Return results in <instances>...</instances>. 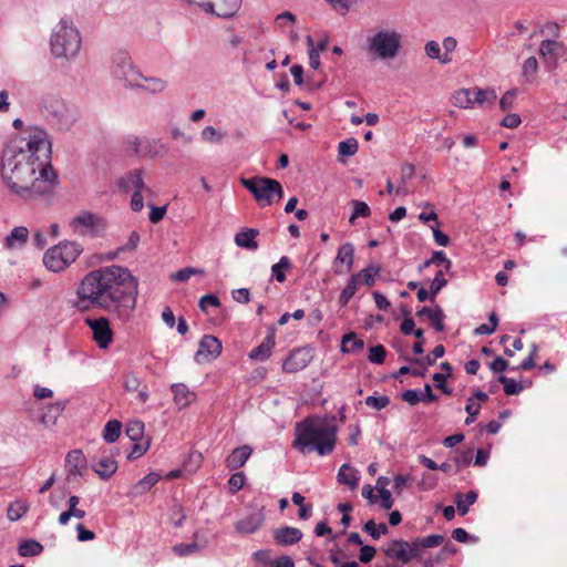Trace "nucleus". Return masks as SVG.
Masks as SVG:
<instances>
[{"label": "nucleus", "mask_w": 567, "mask_h": 567, "mask_svg": "<svg viewBox=\"0 0 567 567\" xmlns=\"http://www.w3.org/2000/svg\"><path fill=\"white\" fill-rule=\"evenodd\" d=\"M50 154L51 143L41 128H30L12 138L0 157V175L9 190L24 200L52 193L58 176Z\"/></svg>", "instance_id": "f257e3e1"}, {"label": "nucleus", "mask_w": 567, "mask_h": 567, "mask_svg": "<svg viewBox=\"0 0 567 567\" xmlns=\"http://www.w3.org/2000/svg\"><path fill=\"white\" fill-rule=\"evenodd\" d=\"M138 282L124 267L112 265L89 271L76 287L73 307L80 312L100 309L128 322L136 308Z\"/></svg>", "instance_id": "f03ea898"}, {"label": "nucleus", "mask_w": 567, "mask_h": 567, "mask_svg": "<svg viewBox=\"0 0 567 567\" xmlns=\"http://www.w3.org/2000/svg\"><path fill=\"white\" fill-rule=\"evenodd\" d=\"M337 442V427L318 416H308L297 423L292 446L302 454L317 452L324 456L332 453Z\"/></svg>", "instance_id": "7ed1b4c3"}, {"label": "nucleus", "mask_w": 567, "mask_h": 567, "mask_svg": "<svg viewBox=\"0 0 567 567\" xmlns=\"http://www.w3.org/2000/svg\"><path fill=\"white\" fill-rule=\"evenodd\" d=\"M81 34L69 19H61L51 35V52L56 58L74 59L81 49Z\"/></svg>", "instance_id": "20e7f679"}, {"label": "nucleus", "mask_w": 567, "mask_h": 567, "mask_svg": "<svg viewBox=\"0 0 567 567\" xmlns=\"http://www.w3.org/2000/svg\"><path fill=\"white\" fill-rule=\"evenodd\" d=\"M41 113L60 130L68 131L78 121L79 112L55 94H44L39 102Z\"/></svg>", "instance_id": "39448f33"}, {"label": "nucleus", "mask_w": 567, "mask_h": 567, "mask_svg": "<svg viewBox=\"0 0 567 567\" xmlns=\"http://www.w3.org/2000/svg\"><path fill=\"white\" fill-rule=\"evenodd\" d=\"M402 35L394 29H379L367 39L368 53L374 59L393 60L401 49Z\"/></svg>", "instance_id": "423d86ee"}, {"label": "nucleus", "mask_w": 567, "mask_h": 567, "mask_svg": "<svg viewBox=\"0 0 567 567\" xmlns=\"http://www.w3.org/2000/svg\"><path fill=\"white\" fill-rule=\"evenodd\" d=\"M241 185L252 194L261 207L269 206L284 196L281 184L269 177L241 178Z\"/></svg>", "instance_id": "0eeeda50"}, {"label": "nucleus", "mask_w": 567, "mask_h": 567, "mask_svg": "<svg viewBox=\"0 0 567 567\" xmlns=\"http://www.w3.org/2000/svg\"><path fill=\"white\" fill-rule=\"evenodd\" d=\"M83 251L75 241H62L49 248L43 256L45 268L53 272H60L73 264Z\"/></svg>", "instance_id": "6e6552de"}, {"label": "nucleus", "mask_w": 567, "mask_h": 567, "mask_svg": "<svg viewBox=\"0 0 567 567\" xmlns=\"http://www.w3.org/2000/svg\"><path fill=\"white\" fill-rule=\"evenodd\" d=\"M112 74L123 83L125 87L135 89L142 81V73L133 65L132 59L125 51L114 53L112 58Z\"/></svg>", "instance_id": "1a4fd4ad"}, {"label": "nucleus", "mask_w": 567, "mask_h": 567, "mask_svg": "<svg viewBox=\"0 0 567 567\" xmlns=\"http://www.w3.org/2000/svg\"><path fill=\"white\" fill-rule=\"evenodd\" d=\"M106 226L107 223L102 216L86 210L81 212L70 221L73 233L80 236H97L106 229Z\"/></svg>", "instance_id": "9d476101"}, {"label": "nucleus", "mask_w": 567, "mask_h": 567, "mask_svg": "<svg viewBox=\"0 0 567 567\" xmlns=\"http://www.w3.org/2000/svg\"><path fill=\"white\" fill-rule=\"evenodd\" d=\"M84 322L92 330V337L97 347L107 349L114 337L109 318H85Z\"/></svg>", "instance_id": "9b49d317"}, {"label": "nucleus", "mask_w": 567, "mask_h": 567, "mask_svg": "<svg viewBox=\"0 0 567 567\" xmlns=\"http://www.w3.org/2000/svg\"><path fill=\"white\" fill-rule=\"evenodd\" d=\"M223 346L220 340L212 334L204 336L198 346V350L195 353V361L197 363H208L221 353Z\"/></svg>", "instance_id": "f8f14e48"}, {"label": "nucleus", "mask_w": 567, "mask_h": 567, "mask_svg": "<svg viewBox=\"0 0 567 567\" xmlns=\"http://www.w3.org/2000/svg\"><path fill=\"white\" fill-rule=\"evenodd\" d=\"M312 355L309 349L298 348L292 350L282 363L286 373H296L303 370L311 361Z\"/></svg>", "instance_id": "ddd939ff"}, {"label": "nucleus", "mask_w": 567, "mask_h": 567, "mask_svg": "<svg viewBox=\"0 0 567 567\" xmlns=\"http://www.w3.org/2000/svg\"><path fill=\"white\" fill-rule=\"evenodd\" d=\"M117 186L125 193L140 190H145L146 193L151 192L143 181V172L141 169H132L126 173L118 179Z\"/></svg>", "instance_id": "4468645a"}, {"label": "nucleus", "mask_w": 567, "mask_h": 567, "mask_svg": "<svg viewBox=\"0 0 567 567\" xmlns=\"http://www.w3.org/2000/svg\"><path fill=\"white\" fill-rule=\"evenodd\" d=\"M265 520L261 509H256L235 523V529L239 534H252L257 532Z\"/></svg>", "instance_id": "2eb2a0df"}, {"label": "nucleus", "mask_w": 567, "mask_h": 567, "mask_svg": "<svg viewBox=\"0 0 567 567\" xmlns=\"http://www.w3.org/2000/svg\"><path fill=\"white\" fill-rule=\"evenodd\" d=\"M91 467L99 477L102 480H109L116 472L117 462L111 454L103 452L97 460L92 458Z\"/></svg>", "instance_id": "dca6fc26"}, {"label": "nucleus", "mask_w": 567, "mask_h": 567, "mask_svg": "<svg viewBox=\"0 0 567 567\" xmlns=\"http://www.w3.org/2000/svg\"><path fill=\"white\" fill-rule=\"evenodd\" d=\"M383 551L386 557L401 561L402 564H408L411 561L409 542L406 540L393 539L385 545Z\"/></svg>", "instance_id": "f3484780"}, {"label": "nucleus", "mask_w": 567, "mask_h": 567, "mask_svg": "<svg viewBox=\"0 0 567 567\" xmlns=\"http://www.w3.org/2000/svg\"><path fill=\"white\" fill-rule=\"evenodd\" d=\"M68 478L82 476L86 471V458L81 450L70 451L65 456Z\"/></svg>", "instance_id": "a211bd4d"}, {"label": "nucleus", "mask_w": 567, "mask_h": 567, "mask_svg": "<svg viewBox=\"0 0 567 567\" xmlns=\"http://www.w3.org/2000/svg\"><path fill=\"white\" fill-rule=\"evenodd\" d=\"M206 12H210L219 18H231L240 8L241 0H212Z\"/></svg>", "instance_id": "6ab92c4d"}, {"label": "nucleus", "mask_w": 567, "mask_h": 567, "mask_svg": "<svg viewBox=\"0 0 567 567\" xmlns=\"http://www.w3.org/2000/svg\"><path fill=\"white\" fill-rule=\"evenodd\" d=\"M252 454L250 445H243L236 447L226 458V467L230 471H237L241 468Z\"/></svg>", "instance_id": "aec40b11"}, {"label": "nucleus", "mask_w": 567, "mask_h": 567, "mask_svg": "<svg viewBox=\"0 0 567 567\" xmlns=\"http://www.w3.org/2000/svg\"><path fill=\"white\" fill-rule=\"evenodd\" d=\"M274 540L281 546L297 544L302 538V532L297 527L284 526L274 532Z\"/></svg>", "instance_id": "412c9836"}, {"label": "nucleus", "mask_w": 567, "mask_h": 567, "mask_svg": "<svg viewBox=\"0 0 567 567\" xmlns=\"http://www.w3.org/2000/svg\"><path fill=\"white\" fill-rule=\"evenodd\" d=\"M167 154V146L162 140H152L144 137L140 157L155 158L164 157Z\"/></svg>", "instance_id": "4be33fe9"}, {"label": "nucleus", "mask_w": 567, "mask_h": 567, "mask_svg": "<svg viewBox=\"0 0 567 567\" xmlns=\"http://www.w3.org/2000/svg\"><path fill=\"white\" fill-rule=\"evenodd\" d=\"M174 394V402L179 409H185L196 400L195 392H192L184 383H176L171 386Z\"/></svg>", "instance_id": "5701e85b"}, {"label": "nucleus", "mask_w": 567, "mask_h": 567, "mask_svg": "<svg viewBox=\"0 0 567 567\" xmlns=\"http://www.w3.org/2000/svg\"><path fill=\"white\" fill-rule=\"evenodd\" d=\"M29 230L27 227H14L6 237L4 246L10 249H21L28 243Z\"/></svg>", "instance_id": "b1692460"}, {"label": "nucleus", "mask_w": 567, "mask_h": 567, "mask_svg": "<svg viewBox=\"0 0 567 567\" xmlns=\"http://www.w3.org/2000/svg\"><path fill=\"white\" fill-rule=\"evenodd\" d=\"M337 478L340 484L347 485L351 489H354L359 484L360 475L354 467L350 466L349 464H343L339 468Z\"/></svg>", "instance_id": "393cba45"}, {"label": "nucleus", "mask_w": 567, "mask_h": 567, "mask_svg": "<svg viewBox=\"0 0 567 567\" xmlns=\"http://www.w3.org/2000/svg\"><path fill=\"white\" fill-rule=\"evenodd\" d=\"M354 258V247L351 243H346L341 245L338 249L337 257L333 261L334 272L340 274L341 271L337 269L338 264H346L347 269L350 270L353 265Z\"/></svg>", "instance_id": "a878e982"}, {"label": "nucleus", "mask_w": 567, "mask_h": 567, "mask_svg": "<svg viewBox=\"0 0 567 567\" xmlns=\"http://www.w3.org/2000/svg\"><path fill=\"white\" fill-rule=\"evenodd\" d=\"M258 234L259 231L257 229L246 228L236 234L235 243L239 247L256 250L258 248V243L256 241Z\"/></svg>", "instance_id": "bb28decb"}, {"label": "nucleus", "mask_w": 567, "mask_h": 567, "mask_svg": "<svg viewBox=\"0 0 567 567\" xmlns=\"http://www.w3.org/2000/svg\"><path fill=\"white\" fill-rule=\"evenodd\" d=\"M274 347L275 339L272 336H268L258 347L249 352L248 357L251 360L265 361L271 355Z\"/></svg>", "instance_id": "cd10ccee"}, {"label": "nucleus", "mask_w": 567, "mask_h": 567, "mask_svg": "<svg viewBox=\"0 0 567 567\" xmlns=\"http://www.w3.org/2000/svg\"><path fill=\"white\" fill-rule=\"evenodd\" d=\"M417 316L419 317H422V316H426L430 320V322L432 323L433 328L436 330V331H443L444 330V313H443V310L440 308V307H436V308H429V307H423L421 310L417 311Z\"/></svg>", "instance_id": "c85d7f7f"}, {"label": "nucleus", "mask_w": 567, "mask_h": 567, "mask_svg": "<svg viewBox=\"0 0 567 567\" xmlns=\"http://www.w3.org/2000/svg\"><path fill=\"white\" fill-rule=\"evenodd\" d=\"M140 85H135V89H141L152 94H157L163 92L167 82L161 78H146L142 74V81L138 82Z\"/></svg>", "instance_id": "c756f323"}, {"label": "nucleus", "mask_w": 567, "mask_h": 567, "mask_svg": "<svg viewBox=\"0 0 567 567\" xmlns=\"http://www.w3.org/2000/svg\"><path fill=\"white\" fill-rule=\"evenodd\" d=\"M473 94H475L476 103L478 107L488 106L495 103L497 93L493 87L481 89L478 86L472 87Z\"/></svg>", "instance_id": "7c9ffc66"}, {"label": "nucleus", "mask_w": 567, "mask_h": 567, "mask_svg": "<svg viewBox=\"0 0 567 567\" xmlns=\"http://www.w3.org/2000/svg\"><path fill=\"white\" fill-rule=\"evenodd\" d=\"M359 286V275H352L339 296V303L341 307H346L348 305L350 299L355 295Z\"/></svg>", "instance_id": "2f4dec72"}, {"label": "nucleus", "mask_w": 567, "mask_h": 567, "mask_svg": "<svg viewBox=\"0 0 567 567\" xmlns=\"http://www.w3.org/2000/svg\"><path fill=\"white\" fill-rule=\"evenodd\" d=\"M477 499V493L474 491L467 492L465 495L457 493L455 495V504L460 515L464 516L468 513L470 506Z\"/></svg>", "instance_id": "473e14b6"}, {"label": "nucleus", "mask_w": 567, "mask_h": 567, "mask_svg": "<svg viewBox=\"0 0 567 567\" xmlns=\"http://www.w3.org/2000/svg\"><path fill=\"white\" fill-rule=\"evenodd\" d=\"M292 268V264L287 256H282L277 264L271 266V278L278 282L286 280V271Z\"/></svg>", "instance_id": "72a5a7b5"}, {"label": "nucleus", "mask_w": 567, "mask_h": 567, "mask_svg": "<svg viewBox=\"0 0 567 567\" xmlns=\"http://www.w3.org/2000/svg\"><path fill=\"white\" fill-rule=\"evenodd\" d=\"M364 347V342L362 339H359L355 333H347L342 338L341 350L344 353L358 352L362 350Z\"/></svg>", "instance_id": "f704fd0d"}, {"label": "nucleus", "mask_w": 567, "mask_h": 567, "mask_svg": "<svg viewBox=\"0 0 567 567\" xmlns=\"http://www.w3.org/2000/svg\"><path fill=\"white\" fill-rule=\"evenodd\" d=\"M350 205L352 206V214L349 218V223L351 225H354L355 220L360 217H362V218L370 217L371 209L365 202L353 199L350 202Z\"/></svg>", "instance_id": "c9c22d12"}, {"label": "nucleus", "mask_w": 567, "mask_h": 567, "mask_svg": "<svg viewBox=\"0 0 567 567\" xmlns=\"http://www.w3.org/2000/svg\"><path fill=\"white\" fill-rule=\"evenodd\" d=\"M66 406L65 401H56L47 406V412L42 416V422L44 424L55 423L58 416L64 411Z\"/></svg>", "instance_id": "e433bc0d"}, {"label": "nucleus", "mask_w": 567, "mask_h": 567, "mask_svg": "<svg viewBox=\"0 0 567 567\" xmlns=\"http://www.w3.org/2000/svg\"><path fill=\"white\" fill-rule=\"evenodd\" d=\"M472 94H473L472 87L456 90L452 95L453 105L456 107H460V109H471Z\"/></svg>", "instance_id": "4c0bfd02"}, {"label": "nucleus", "mask_w": 567, "mask_h": 567, "mask_svg": "<svg viewBox=\"0 0 567 567\" xmlns=\"http://www.w3.org/2000/svg\"><path fill=\"white\" fill-rule=\"evenodd\" d=\"M122 424L117 420H110L103 430V439L106 443H114L121 434Z\"/></svg>", "instance_id": "58836bf2"}, {"label": "nucleus", "mask_w": 567, "mask_h": 567, "mask_svg": "<svg viewBox=\"0 0 567 567\" xmlns=\"http://www.w3.org/2000/svg\"><path fill=\"white\" fill-rule=\"evenodd\" d=\"M144 137L128 135L123 141V147L127 155L140 157L142 151V143Z\"/></svg>", "instance_id": "ea45409f"}, {"label": "nucleus", "mask_w": 567, "mask_h": 567, "mask_svg": "<svg viewBox=\"0 0 567 567\" xmlns=\"http://www.w3.org/2000/svg\"><path fill=\"white\" fill-rule=\"evenodd\" d=\"M425 53L430 59L439 60L442 64H447L452 61L451 55L444 53L441 55V48L436 41H429L425 44Z\"/></svg>", "instance_id": "a19ab883"}, {"label": "nucleus", "mask_w": 567, "mask_h": 567, "mask_svg": "<svg viewBox=\"0 0 567 567\" xmlns=\"http://www.w3.org/2000/svg\"><path fill=\"white\" fill-rule=\"evenodd\" d=\"M226 133L218 131L214 126H205L200 132V138L203 142L210 144H218L224 141Z\"/></svg>", "instance_id": "79ce46f5"}, {"label": "nucleus", "mask_w": 567, "mask_h": 567, "mask_svg": "<svg viewBox=\"0 0 567 567\" xmlns=\"http://www.w3.org/2000/svg\"><path fill=\"white\" fill-rule=\"evenodd\" d=\"M380 271L381 267L379 265H369L355 275H359L360 284L364 282L367 286L372 287L375 282V277Z\"/></svg>", "instance_id": "37998d69"}, {"label": "nucleus", "mask_w": 567, "mask_h": 567, "mask_svg": "<svg viewBox=\"0 0 567 567\" xmlns=\"http://www.w3.org/2000/svg\"><path fill=\"white\" fill-rule=\"evenodd\" d=\"M19 554L23 557L37 556L42 553L43 546L33 539L24 540L19 546Z\"/></svg>", "instance_id": "c03bdc74"}, {"label": "nucleus", "mask_w": 567, "mask_h": 567, "mask_svg": "<svg viewBox=\"0 0 567 567\" xmlns=\"http://www.w3.org/2000/svg\"><path fill=\"white\" fill-rule=\"evenodd\" d=\"M363 530L368 533L373 539H379L382 535L388 534L389 528L384 523L377 525L373 519H370L364 524Z\"/></svg>", "instance_id": "a18cd8bd"}, {"label": "nucleus", "mask_w": 567, "mask_h": 567, "mask_svg": "<svg viewBox=\"0 0 567 567\" xmlns=\"http://www.w3.org/2000/svg\"><path fill=\"white\" fill-rule=\"evenodd\" d=\"M445 353V348L442 344H437L434 347L432 352L427 354L425 358L421 359H410V362L416 363V364H427L432 365L435 363L436 359L442 358Z\"/></svg>", "instance_id": "49530a36"}, {"label": "nucleus", "mask_w": 567, "mask_h": 567, "mask_svg": "<svg viewBox=\"0 0 567 567\" xmlns=\"http://www.w3.org/2000/svg\"><path fill=\"white\" fill-rule=\"evenodd\" d=\"M161 477L162 476L157 473L147 474L144 478L137 482L135 491L140 494L146 493L161 480Z\"/></svg>", "instance_id": "de8ad7c7"}, {"label": "nucleus", "mask_w": 567, "mask_h": 567, "mask_svg": "<svg viewBox=\"0 0 567 567\" xmlns=\"http://www.w3.org/2000/svg\"><path fill=\"white\" fill-rule=\"evenodd\" d=\"M538 70V62L536 58L529 56L523 64V76L526 82L530 83L535 80Z\"/></svg>", "instance_id": "09e8293b"}, {"label": "nucleus", "mask_w": 567, "mask_h": 567, "mask_svg": "<svg viewBox=\"0 0 567 567\" xmlns=\"http://www.w3.org/2000/svg\"><path fill=\"white\" fill-rule=\"evenodd\" d=\"M125 432L131 441L137 442L144 434V423L140 420L131 421L127 424Z\"/></svg>", "instance_id": "8fccbe9b"}, {"label": "nucleus", "mask_w": 567, "mask_h": 567, "mask_svg": "<svg viewBox=\"0 0 567 567\" xmlns=\"http://www.w3.org/2000/svg\"><path fill=\"white\" fill-rule=\"evenodd\" d=\"M359 144L354 137L347 138L338 145L339 156H352L358 152Z\"/></svg>", "instance_id": "3c124183"}, {"label": "nucleus", "mask_w": 567, "mask_h": 567, "mask_svg": "<svg viewBox=\"0 0 567 567\" xmlns=\"http://www.w3.org/2000/svg\"><path fill=\"white\" fill-rule=\"evenodd\" d=\"M498 382L503 384L504 392L507 395H516L524 389V386L517 383L514 379L507 378L505 375H501L498 378Z\"/></svg>", "instance_id": "603ef678"}, {"label": "nucleus", "mask_w": 567, "mask_h": 567, "mask_svg": "<svg viewBox=\"0 0 567 567\" xmlns=\"http://www.w3.org/2000/svg\"><path fill=\"white\" fill-rule=\"evenodd\" d=\"M386 351L382 344L372 346L369 349V361L381 364L384 362Z\"/></svg>", "instance_id": "864d4df0"}, {"label": "nucleus", "mask_w": 567, "mask_h": 567, "mask_svg": "<svg viewBox=\"0 0 567 567\" xmlns=\"http://www.w3.org/2000/svg\"><path fill=\"white\" fill-rule=\"evenodd\" d=\"M389 403H390V399L386 395H380V396L369 395L365 399V404L377 411L384 409L385 406L389 405Z\"/></svg>", "instance_id": "5fc2aeb1"}, {"label": "nucleus", "mask_w": 567, "mask_h": 567, "mask_svg": "<svg viewBox=\"0 0 567 567\" xmlns=\"http://www.w3.org/2000/svg\"><path fill=\"white\" fill-rule=\"evenodd\" d=\"M446 284L447 280L444 278L443 270H439L431 282L432 301L434 300V296L437 295L441 291V289L446 286Z\"/></svg>", "instance_id": "6e6d98bb"}, {"label": "nucleus", "mask_w": 567, "mask_h": 567, "mask_svg": "<svg viewBox=\"0 0 567 567\" xmlns=\"http://www.w3.org/2000/svg\"><path fill=\"white\" fill-rule=\"evenodd\" d=\"M199 272H203V271L198 270V269H195V268H192V267H186V268H183V269L172 274L171 278H172V280L177 281V282H185L193 275L199 274Z\"/></svg>", "instance_id": "4d7b16f0"}, {"label": "nucleus", "mask_w": 567, "mask_h": 567, "mask_svg": "<svg viewBox=\"0 0 567 567\" xmlns=\"http://www.w3.org/2000/svg\"><path fill=\"white\" fill-rule=\"evenodd\" d=\"M27 512V506L22 503H14L8 507V518L12 522L21 518Z\"/></svg>", "instance_id": "13d9d810"}, {"label": "nucleus", "mask_w": 567, "mask_h": 567, "mask_svg": "<svg viewBox=\"0 0 567 567\" xmlns=\"http://www.w3.org/2000/svg\"><path fill=\"white\" fill-rule=\"evenodd\" d=\"M245 480H246V477H245L244 473H241V472L234 473L228 481L229 491L233 494L240 491L244 487Z\"/></svg>", "instance_id": "bf43d9fd"}, {"label": "nucleus", "mask_w": 567, "mask_h": 567, "mask_svg": "<svg viewBox=\"0 0 567 567\" xmlns=\"http://www.w3.org/2000/svg\"><path fill=\"white\" fill-rule=\"evenodd\" d=\"M124 389L128 392H136L141 386V379L135 373H127L123 381Z\"/></svg>", "instance_id": "052dcab7"}, {"label": "nucleus", "mask_w": 567, "mask_h": 567, "mask_svg": "<svg viewBox=\"0 0 567 567\" xmlns=\"http://www.w3.org/2000/svg\"><path fill=\"white\" fill-rule=\"evenodd\" d=\"M559 48V43L554 40H545L539 45V53L543 56H551L556 53Z\"/></svg>", "instance_id": "680f3d73"}, {"label": "nucleus", "mask_w": 567, "mask_h": 567, "mask_svg": "<svg viewBox=\"0 0 567 567\" xmlns=\"http://www.w3.org/2000/svg\"><path fill=\"white\" fill-rule=\"evenodd\" d=\"M517 90L513 89L507 91L499 100V107L502 111H508L513 107Z\"/></svg>", "instance_id": "e2e57ef3"}, {"label": "nucleus", "mask_w": 567, "mask_h": 567, "mask_svg": "<svg viewBox=\"0 0 567 567\" xmlns=\"http://www.w3.org/2000/svg\"><path fill=\"white\" fill-rule=\"evenodd\" d=\"M481 410L480 403H474L473 398H468L467 404L465 406V411L468 414L467 419L465 420L466 424H471L475 421L476 416L478 415Z\"/></svg>", "instance_id": "0e129e2a"}, {"label": "nucleus", "mask_w": 567, "mask_h": 567, "mask_svg": "<svg viewBox=\"0 0 567 567\" xmlns=\"http://www.w3.org/2000/svg\"><path fill=\"white\" fill-rule=\"evenodd\" d=\"M198 306L202 311L206 312L209 307H219L220 300L214 295H205L199 299Z\"/></svg>", "instance_id": "69168bd1"}, {"label": "nucleus", "mask_w": 567, "mask_h": 567, "mask_svg": "<svg viewBox=\"0 0 567 567\" xmlns=\"http://www.w3.org/2000/svg\"><path fill=\"white\" fill-rule=\"evenodd\" d=\"M431 262L436 266H444V269L447 271L452 267V262L446 258L445 252L443 251H434L432 257L430 258Z\"/></svg>", "instance_id": "338daca9"}, {"label": "nucleus", "mask_w": 567, "mask_h": 567, "mask_svg": "<svg viewBox=\"0 0 567 567\" xmlns=\"http://www.w3.org/2000/svg\"><path fill=\"white\" fill-rule=\"evenodd\" d=\"M444 542V537L442 535L433 534L426 537L420 538V545L424 548H432L440 546Z\"/></svg>", "instance_id": "774afa93"}]
</instances>
